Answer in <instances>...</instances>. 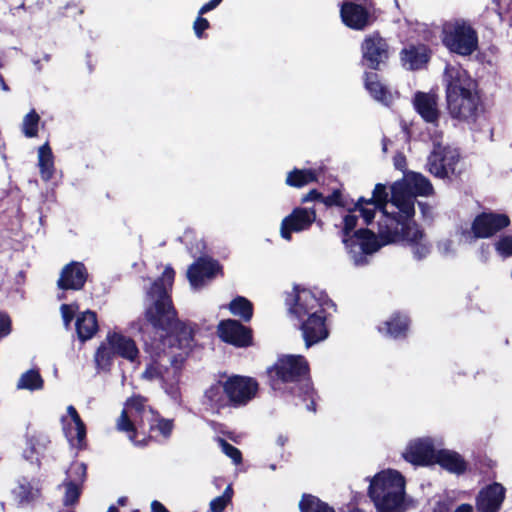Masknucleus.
I'll return each instance as SVG.
<instances>
[{
  "label": "nucleus",
  "mask_w": 512,
  "mask_h": 512,
  "mask_svg": "<svg viewBox=\"0 0 512 512\" xmlns=\"http://www.w3.org/2000/svg\"><path fill=\"white\" fill-rule=\"evenodd\" d=\"M270 387L281 395L298 397L306 409L317 411V391L313 387L310 365L303 355H281L267 369Z\"/></svg>",
  "instance_id": "nucleus-1"
},
{
  "label": "nucleus",
  "mask_w": 512,
  "mask_h": 512,
  "mask_svg": "<svg viewBox=\"0 0 512 512\" xmlns=\"http://www.w3.org/2000/svg\"><path fill=\"white\" fill-rule=\"evenodd\" d=\"M446 108L452 119L475 123L483 108L477 82L460 67L448 65L444 70Z\"/></svg>",
  "instance_id": "nucleus-2"
},
{
  "label": "nucleus",
  "mask_w": 512,
  "mask_h": 512,
  "mask_svg": "<svg viewBox=\"0 0 512 512\" xmlns=\"http://www.w3.org/2000/svg\"><path fill=\"white\" fill-rule=\"evenodd\" d=\"M405 478L396 470H383L370 480L368 496L377 512H402L404 510Z\"/></svg>",
  "instance_id": "nucleus-3"
},
{
  "label": "nucleus",
  "mask_w": 512,
  "mask_h": 512,
  "mask_svg": "<svg viewBox=\"0 0 512 512\" xmlns=\"http://www.w3.org/2000/svg\"><path fill=\"white\" fill-rule=\"evenodd\" d=\"M442 44L451 52L460 56H470L478 49V33L470 23L463 19L446 21L441 27Z\"/></svg>",
  "instance_id": "nucleus-4"
},
{
  "label": "nucleus",
  "mask_w": 512,
  "mask_h": 512,
  "mask_svg": "<svg viewBox=\"0 0 512 512\" xmlns=\"http://www.w3.org/2000/svg\"><path fill=\"white\" fill-rule=\"evenodd\" d=\"M115 356L135 363L139 359V349L131 337L120 332L109 331L106 343L102 342L95 352L96 365L103 370H109Z\"/></svg>",
  "instance_id": "nucleus-5"
},
{
  "label": "nucleus",
  "mask_w": 512,
  "mask_h": 512,
  "mask_svg": "<svg viewBox=\"0 0 512 512\" xmlns=\"http://www.w3.org/2000/svg\"><path fill=\"white\" fill-rule=\"evenodd\" d=\"M415 200L416 197L412 196L394 204L398 212L388 213L384 211V218H380L378 221V235L384 242H395L399 234H403V231L414 227L413 223H416L413 219L415 216Z\"/></svg>",
  "instance_id": "nucleus-6"
},
{
  "label": "nucleus",
  "mask_w": 512,
  "mask_h": 512,
  "mask_svg": "<svg viewBox=\"0 0 512 512\" xmlns=\"http://www.w3.org/2000/svg\"><path fill=\"white\" fill-rule=\"evenodd\" d=\"M285 302L288 305L289 313L297 320L304 319L313 312H321L325 306L335 305L327 294L321 292L317 296L312 290L298 284L293 286V292L287 296Z\"/></svg>",
  "instance_id": "nucleus-7"
},
{
  "label": "nucleus",
  "mask_w": 512,
  "mask_h": 512,
  "mask_svg": "<svg viewBox=\"0 0 512 512\" xmlns=\"http://www.w3.org/2000/svg\"><path fill=\"white\" fill-rule=\"evenodd\" d=\"M152 291L157 295L156 300L146 309L145 319L158 331L165 332L177 320V311L167 290L161 285L153 284Z\"/></svg>",
  "instance_id": "nucleus-8"
},
{
  "label": "nucleus",
  "mask_w": 512,
  "mask_h": 512,
  "mask_svg": "<svg viewBox=\"0 0 512 512\" xmlns=\"http://www.w3.org/2000/svg\"><path fill=\"white\" fill-rule=\"evenodd\" d=\"M374 10L373 0H343L340 5V18L349 29L364 31L376 21Z\"/></svg>",
  "instance_id": "nucleus-9"
},
{
  "label": "nucleus",
  "mask_w": 512,
  "mask_h": 512,
  "mask_svg": "<svg viewBox=\"0 0 512 512\" xmlns=\"http://www.w3.org/2000/svg\"><path fill=\"white\" fill-rule=\"evenodd\" d=\"M511 223L505 213L483 211L475 216L469 229L462 231L466 240L488 239L507 228Z\"/></svg>",
  "instance_id": "nucleus-10"
},
{
  "label": "nucleus",
  "mask_w": 512,
  "mask_h": 512,
  "mask_svg": "<svg viewBox=\"0 0 512 512\" xmlns=\"http://www.w3.org/2000/svg\"><path fill=\"white\" fill-rule=\"evenodd\" d=\"M361 63L372 71H380L390 58V46L379 31L366 35L361 42Z\"/></svg>",
  "instance_id": "nucleus-11"
},
{
  "label": "nucleus",
  "mask_w": 512,
  "mask_h": 512,
  "mask_svg": "<svg viewBox=\"0 0 512 512\" xmlns=\"http://www.w3.org/2000/svg\"><path fill=\"white\" fill-rule=\"evenodd\" d=\"M460 159L461 156L456 149L439 145L428 156V171L440 179L459 177L461 171L457 169V165Z\"/></svg>",
  "instance_id": "nucleus-12"
},
{
  "label": "nucleus",
  "mask_w": 512,
  "mask_h": 512,
  "mask_svg": "<svg viewBox=\"0 0 512 512\" xmlns=\"http://www.w3.org/2000/svg\"><path fill=\"white\" fill-rule=\"evenodd\" d=\"M133 417L132 420L127 410L123 409L117 419L116 428L118 431L126 433L134 445L145 447L154 440V436L149 432V427L145 426V419L147 420L149 414L134 415Z\"/></svg>",
  "instance_id": "nucleus-13"
},
{
  "label": "nucleus",
  "mask_w": 512,
  "mask_h": 512,
  "mask_svg": "<svg viewBox=\"0 0 512 512\" xmlns=\"http://www.w3.org/2000/svg\"><path fill=\"white\" fill-rule=\"evenodd\" d=\"M217 335L224 343L237 348H247L253 345L252 328L243 325L239 320H221L217 325Z\"/></svg>",
  "instance_id": "nucleus-14"
},
{
  "label": "nucleus",
  "mask_w": 512,
  "mask_h": 512,
  "mask_svg": "<svg viewBox=\"0 0 512 512\" xmlns=\"http://www.w3.org/2000/svg\"><path fill=\"white\" fill-rule=\"evenodd\" d=\"M226 388L231 407L237 408L246 405L256 396L259 385L252 377L232 375L226 379Z\"/></svg>",
  "instance_id": "nucleus-15"
},
{
  "label": "nucleus",
  "mask_w": 512,
  "mask_h": 512,
  "mask_svg": "<svg viewBox=\"0 0 512 512\" xmlns=\"http://www.w3.org/2000/svg\"><path fill=\"white\" fill-rule=\"evenodd\" d=\"M317 214L315 208L296 207L292 212L284 217L281 222L280 235L283 239L290 241L292 233H298L310 229L316 221Z\"/></svg>",
  "instance_id": "nucleus-16"
},
{
  "label": "nucleus",
  "mask_w": 512,
  "mask_h": 512,
  "mask_svg": "<svg viewBox=\"0 0 512 512\" xmlns=\"http://www.w3.org/2000/svg\"><path fill=\"white\" fill-rule=\"evenodd\" d=\"M298 321L300 322L299 329L302 332L307 348L325 340L329 336V329L326 323V309L321 310V312H313L310 316Z\"/></svg>",
  "instance_id": "nucleus-17"
},
{
  "label": "nucleus",
  "mask_w": 512,
  "mask_h": 512,
  "mask_svg": "<svg viewBox=\"0 0 512 512\" xmlns=\"http://www.w3.org/2000/svg\"><path fill=\"white\" fill-rule=\"evenodd\" d=\"M196 329V324H187L177 318L175 323L171 325V329L165 331L163 344L178 348L187 356L195 346Z\"/></svg>",
  "instance_id": "nucleus-18"
},
{
  "label": "nucleus",
  "mask_w": 512,
  "mask_h": 512,
  "mask_svg": "<svg viewBox=\"0 0 512 512\" xmlns=\"http://www.w3.org/2000/svg\"><path fill=\"white\" fill-rule=\"evenodd\" d=\"M88 271L82 262L72 261L66 264L60 273L57 286L63 291L81 290L87 281Z\"/></svg>",
  "instance_id": "nucleus-19"
},
{
  "label": "nucleus",
  "mask_w": 512,
  "mask_h": 512,
  "mask_svg": "<svg viewBox=\"0 0 512 512\" xmlns=\"http://www.w3.org/2000/svg\"><path fill=\"white\" fill-rule=\"evenodd\" d=\"M222 272V266L218 261L207 257H199L187 270V278L193 287L203 285L205 279H212L217 273Z\"/></svg>",
  "instance_id": "nucleus-20"
},
{
  "label": "nucleus",
  "mask_w": 512,
  "mask_h": 512,
  "mask_svg": "<svg viewBox=\"0 0 512 512\" xmlns=\"http://www.w3.org/2000/svg\"><path fill=\"white\" fill-rule=\"evenodd\" d=\"M436 453L437 451L430 440L417 439L407 446L406 451L403 453V457L406 461L414 465L427 466L434 464Z\"/></svg>",
  "instance_id": "nucleus-21"
},
{
  "label": "nucleus",
  "mask_w": 512,
  "mask_h": 512,
  "mask_svg": "<svg viewBox=\"0 0 512 512\" xmlns=\"http://www.w3.org/2000/svg\"><path fill=\"white\" fill-rule=\"evenodd\" d=\"M506 490L500 483L494 482L481 489L476 498L479 512H499L505 499Z\"/></svg>",
  "instance_id": "nucleus-22"
},
{
  "label": "nucleus",
  "mask_w": 512,
  "mask_h": 512,
  "mask_svg": "<svg viewBox=\"0 0 512 512\" xmlns=\"http://www.w3.org/2000/svg\"><path fill=\"white\" fill-rule=\"evenodd\" d=\"M432 56V51L426 44H410L400 52L402 65L416 71L426 68Z\"/></svg>",
  "instance_id": "nucleus-23"
},
{
  "label": "nucleus",
  "mask_w": 512,
  "mask_h": 512,
  "mask_svg": "<svg viewBox=\"0 0 512 512\" xmlns=\"http://www.w3.org/2000/svg\"><path fill=\"white\" fill-rule=\"evenodd\" d=\"M413 105L416 112L426 123L438 124L440 111L437 94L418 91L414 95Z\"/></svg>",
  "instance_id": "nucleus-24"
},
{
  "label": "nucleus",
  "mask_w": 512,
  "mask_h": 512,
  "mask_svg": "<svg viewBox=\"0 0 512 512\" xmlns=\"http://www.w3.org/2000/svg\"><path fill=\"white\" fill-rule=\"evenodd\" d=\"M410 317L401 311L393 312L390 317L378 326L379 333L392 339H405L410 329Z\"/></svg>",
  "instance_id": "nucleus-25"
},
{
  "label": "nucleus",
  "mask_w": 512,
  "mask_h": 512,
  "mask_svg": "<svg viewBox=\"0 0 512 512\" xmlns=\"http://www.w3.org/2000/svg\"><path fill=\"white\" fill-rule=\"evenodd\" d=\"M434 460V464L456 475L464 474L468 468L467 461L458 452L452 450H438Z\"/></svg>",
  "instance_id": "nucleus-26"
},
{
  "label": "nucleus",
  "mask_w": 512,
  "mask_h": 512,
  "mask_svg": "<svg viewBox=\"0 0 512 512\" xmlns=\"http://www.w3.org/2000/svg\"><path fill=\"white\" fill-rule=\"evenodd\" d=\"M413 224L414 227L403 231V234H399L396 241H407L412 246L414 258L417 260H422L430 253V246L422 242L425 236L423 229H421L417 223Z\"/></svg>",
  "instance_id": "nucleus-27"
},
{
  "label": "nucleus",
  "mask_w": 512,
  "mask_h": 512,
  "mask_svg": "<svg viewBox=\"0 0 512 512\" xmlns=\"http://www.w3.org/2000/svg\"><path fill=\"white\" fill-rule=\"evenodd\" d=\"M353 239L356 241V245L359 244L362 253L366 255L377 252L383 245L387 244L369 228H360L354 231Z\"/></svg>",
  "instance_id": "nucleus-28"
},
{
  "label": "nucleus",
  "mask_w": 512,
  "mask_h": 512,
  "mask_svg": "<svg viewBox=\"0 0 512 512\" xmlns=\"http://www.w3.org/2000/svg\"><path fill=\"white\" fill-rule=\"evenodd\" d=\"M75 326L77 336L82 342L91 339L99 329L96 312L86 310L80 313L76 319Z\"/></svg>",
  "instance_id": "nucleus-29"
},
{
  "label": "nucleus",
  "mask_w": 512,
  "mask_h": 512,
  "mask_svg": "<svg viewBox=\"0 0 512 512\" xmlns=\"http://www.w3.org/2000/svg\"><path fill=\"white\" fill-rule=\"evenodd\" d=\"M205 398L212 407H215L217 409L231 407L229 395L226 388V380L224 382L218 381L212 384L205 391Z\"/></svg>",
  "instance_id": "nucleus-30"
},
{
  "label": "nucleus",
  "mask_w": 512,
  "mask_h": 512,
  "mask_svg": "<svg viewBox=\"0 0 512 512\" xmlns=\"http://www.w3.org/2000/svg\"><path fill=\"white\" fill-rule=\"evenodd\" d=\"M413 195L416 196H430L434 193L433 185L430 180L418 172H407L404 176Z\"/></svg>",
  "instance_id": "nucleus-31"
},
{
  "label": "nucleus",
  "mask_w": 512,
  "mask_h": 512,
  "mask_svg": "<svg viewBox=\"0 0 512 512\" xmlns=\"http://www.w3.org/2000/svg\"><path fill=\"white\" fill-rule=\"evenodd\" d=\"M364 85L370 95L377 101L387 103L390 101L391 95L386 86H384L376 72H365Z\"/></svg>",
  "instance_id": "nucleus-32"
},
{
  "label": "nucleus",
  "mask_w": 512,
  "mask_h": 512,
  "mask_svg": "<svg viewBox=\"0 0 512 512\" xmlns=\"http://www.w3.org/2000/svg\"><path fill=\"white\" fill-rule=\"evenodd\" d=\"M318 182V173L315 169L293 168L287 173L285 184L293 188H302L310 183Z\"/></svg>",
  "instance_id": "nucleus-33"
},
{
  "label": "nucleus",
  "mask_w": 512,
  "mask_h": 512,
  "mask_svg": "<svg viewBox=\"0 0 512 512\" xmlns=\"http://www.w3.org/2000/svg\"><path fill=\"white\" fill-rule=\"evenodd\" d=\"M149 432L158 431L165 439H168L174 429V421L172 419L163 418L158 412L152 408L149 409V417L147 418Z\"/></svg>",
  "instance_id": "nucleus-34"
},
{
  "label": "nucleus",
  "mask_w": 512,
  "mask_h": 512,
  "mask_svg": "<svg viewBox=\"0 0 512 512\" xmlns=\"http://www.w3.org/2000/svg\"><path fill=\"white\" fill-rule=\"evenodd\" d=\"M228 309L243 322H250L254 314L253 303L244 296H236L231 300Z\"/></svg>",
  "instance_id": "nucleus-35"
},
{
  "label": "nucleus",
  "mask_w": 512,
  "mask_h": 512,
  "mask_svg": "<svg viewBox=\"0 0 512 512\" xmlns=\"http://www.w3.org/2000/svg\"><path fill=\"white\" fill-rule=\"evenodd\" d=\"M38 165L41 178L48 181L54 173V157L48 143L43 144L38 151Z\"/></svg>",
  "instance_id": "nucleus-36"
},
{
  "label": "nucleus",
  "mask_w": 512,
  "mask_h": 512,
  "mask_svg": "<svg viewBox=\"0 0 512 512\" xmlns=\"http://www.w3.org/2000/svg\"><path fill=\"white\" fill-rule=\"evenodd\" d=\"M300 512H335V509L319 497L303 493L299 501Z\"/></svg>",
  "instance_id": "nucleus-37"
},
{
  "label": "nucleus",
  "mask_w": 512,
  "mask_h": 512,
  "mask_svg": "<svg viewBox=\"0 0 512 512\" xmlns=\"http://www.w3.org/2000/svg\"><path fill=\"white\" fill-rule=\"evenodd\" d=\"M17 389H26L30 391L41 390L44 387V380L37 369H29L24 372L18 382Z\"/></svg>",
  "instance_id": "nucleus-38"
},
{
  "label": "nucleus",
  "mask_w": 512,
  "mask_h": 512,
  "mask_svg": "<svg viewBox=\"0 0 512 512\" xmlns=\"http://www.w3.org/2000/svg\"><path fill=\"white\" fill-rule=\"evenodd\" d=\"M358 223V217L349 212L343 217V227L341 230L342 242L346 248L352 249L356 246V241L353 239V233Z\"/></svg>",
  "instance_id": "nucleus-39"
},
{
  "label": "nucleus",
  "mask_w": 512,
  "mask_h": 512,
  "mask_svg": "<svg viewBox=\"0 0 512 512\" xmlns=\"http://www.w3.org/2000/svg\"><path fill=\"white\" fill-rule=\"evenodd\" d=\"M371 201L373 206L381 212V218H384V211L386 210L387 203L390 201L387 187L385 184L377 183L373 189Z\"/></svg>",
  "instance_id": "nucleus-40"
},
{
  "label": "nucleus",
  "mask_w": 512,
  "mask_h": 512,
  "mask_svg": "<svg viewBox=\"0 0 512 512\" xmlns=\"http://www.w3.org/2000/svg\"><path fill=\"white\" fill-rule=\"evenodd\" d=\"M167 368L164 367L157 358L152 357L151 361L146 365L145 370L142 373V378L148 381L163 380L164 373Z\"/></svg>",
  "instance_id": "nucleus-41"
},
{
  "label": "nucleus",
  "mask_w": 512,
  "mask_h": 512,
  "mask_svg": "<svg viewBox=\"0 0 512 512\" xmlns=\"http://www.w3.org/2000/svg\"><path fill=\"white\" fill-rule=\"evenodd\" d=\"M412 196H414L413 192L410 190V188L404 178L400 181H396L391 186L390 202L392 203V205H394L400 201L406 200Z\"/></svg>",
  "instance_id": "nucleus-42"
},
{
  "label": "nucleus",
  "mask_w": 512,
  "mask_h": 512,
  "mask_svg": "<svg viewBox=\"0 0 512 512\" xmlns=\"http://www.w3.org/2000/svg\"><path fill=\"white\" fill-rule=\"evenodd\" d=\"M233 488L232 485L229 484L222 495L215 497L210 501L209 508L211 512H224L226 507L232 502L233 498Z\"/></svg>",
  "instance_id": "nucleus-43"
},
{
  "label": "nucleus",
  "mask_w": 512,
  "mask_h": 512,
  "mask_svg": "<svg viewBox=\"0 0 512 512\" xmlns=\"http://www.w3.org/2000/svg\"><path fill=\"white\" fill-rule=\"evenodd\" d=\"M39 121L40 116L34 109L25 115L22 124V131L26 137L33 138L37 136Z\"/></svg>",
  "instance_id": "nucleus-44"
},
{
  "label": "nucleus",
  "mask_w": 512,
  "mask_h": 512,
  "mask_svg": "<svg viewBox=\"0 0 512 512\" xmlns=\"http://www.w3.org/2000/svg\"><path fill=\"white\" fill-rule=\"evenodd\" d=\"M65 494L63 503L65 506H73L78 503L81 496V485L75 481H69L65 484Z\"/></svg>",
  "instance_id": "nucleus-45"
},
{
  "label": "nucleus",
  "mask_w": 512,
  "mask_h": 512,
  "mask_svg": "<svg viewBox=\"0 0 512 512\" xmlns=\"http://www.w3.org/2000/svg\"><path fill=\"white\" fill-rule=\"evenodd\" d=\"M495 251L502 258H510L512 257V235H504L501 236L494 243Z\"/></svg>",
  "instance_id": "nucleus-46"
},
{
  "label": "nucleus",
  "mask_w": 512,
  "mask_h": 512,
  "mask_svg": "<svg viewBox=\"0 0 512 512\" xmlns=\"http://www.w3.org/2000/svg\"><path fill=\"white\" fill-rule=\"evenodd\" d=\"M323 204L326 207H341L347 209V203L344 200L341 189H334L330 195H323Z\"/></svg>",
  "instance_id": "nucleus-47"
},
{
  "label": "nucleus",
  "mask_w": 512,
  "mask_h": 512,
  "mask_svg": "<svg viewBox=\"0 0 512 512\" xmlns=\"http://www.w3.org/2000/svg\"><path fill=\"white\" fill-rule=\"evenodd\" d=\"M222 451L225 453L226 456L232 459L233 463L238 465L242 463L243 457L241 451L235 447L234 445L230 444L224 439L220 440Z\"/></svg>",
  "instance_id": "nucleus-48"
},
{
  "label": "nucleus",
  "mask_w": 512,
  "mask_h": 512,
  "mask_svg": "<svg viewBox=\"0 0 512 512\" xmlns=\"http://www.w3.org/2000/svg\"><path fill=\"white\" fill-rule=\"evenodd\" d=\"M434 512H474L473 506L469 503H462L454 511H451V506L446 502H438Z\"/></svg>",
  "instance_id": "nucleus-49"
},
{
  "label": "nucleus",
  "mask_w": 512,
  "mask_h": 512,
  "mask_svg": "<svg viewBox=\"0 0 512 512\" xmlns=\"http://www.w3.org/2000/svg\"><path fill=\"white\" fill-rule=\"evenodd\" d=\"M145 398L138 395V396H132L127 400L126 405L134 409L137 415H143V414H149V411L147 412L145 409Z\"/></svg>",
  "instance_id": "nucleus-50"
},
{
  "label": "nucleus",
  "mask_w": 512,
  "mask_h": 512,
  "mask_svg": "<svg viewBox=\"0 0 512 512\" xmlns=\"http://www.w3.org/2000/svg\"><path fill=\"white\" fill-rule=\"evenodd\" d=\"M74 479L72 481L82 485L87 478V465L83 462L76 463L71 468Z\"/></svg>",
  "instance_id": "nucleus-51"
},
{
  "label": "nucleus",
  "mask_w": 512,
  "mask_h": 512,
  "mask_svg": "<svg viewBox=\"0 0 512 512\" xmlns=\"http://www.w3.org/2000/svg\"><path fill=\"white\" fill-rule=\"evenodd\" d=\"M174 279H175V271L174 269L171 267V266H167L161 277L159 279H157L153 284H159L161 285V287H164L166 289V285H168L169 287H171L173 285V282H174Z\"/></svg>",
  "instance_id": "nucleus-52"
},
{
  "label": "nucleus",
  "mask_w": 512,
  "mask_h": 512,
  "mask_svg": "<svg viewBox=\"0 0 512 512\" xmlns=\"http://www.w3.org/2000/svg\"><path fill=\"white\" fill-rule=\"evenodd\" d=\"M209 28H210L209 21L206 18H204L203 15L198 14V17L195 19V21L193 23V29H194L195 35L198 38H203L205 30H207Z\"/></svg>",
  "instance_id": "nucleus-53"
},
{
  "label": "nucleus",
  "mask_w": 512,
  "mask_h": 512,
  "mask_svg": "<svg viewBox=\"0 0 512 512\" xmlns=\"http://www.w3.org/2000/svg\"><path fill=\"white\" fill-rule=\"evenodd\" d=\"M12 330L10 316L6 312L0 311V339L8 336Z\"/></svg>",
  "instance_id": "nucleus-54"
},
{
  "label": "nucleus",
  "mask_w": 512,
  "mask_h": 512,
  "mask_svg": "<svg viewBox=\"0 0 512 512\" xmlns=\"http://www.w3.org/2000/svg\"><path fill=\"white\" fill-rule=\"evenodd\" d=\"M75 431H76V434H75V439L77 441L76 443V447L79 449V450H82V449H85L86 448V425L85 423H81V424H78V425H75Z\"/></svg>",
  "instance_id": "nucleus-55"
},
{
  "label": "nucleus",
  "mask_w": 512,
  "mask_h": 512,
  "mask_svg": "<svg viewBox=\"0 0 512 512\" xmlns=\"http://www.w3.org/2000/svg\"><path fill=\"white\" fill-rule=\"evenodd\" d=\"M377 210L379 211L375 206H366L358 210L366 226L372 224Z\"/></svg>",
  "instance_id": "nucleus-56"
},
{
  "label": "nucleus",
  "mask_w": 512,
  "mask_h": 512,
  "mask_svg": "<svg viewBox=\"0 0 512 512\" xmlns=\"http://www.w3.org/2000/svg\"><path fill=\"white\" fill-rule=\"evenodd\" d=\"M62 319L66 327L70 326L75 317V309L70 304H62L60 307Z\"/></svg>",
  "instance_id": "nucleus-57"
},
{
  "label": "nucleus",
  "mask_w": 512,
  "mask_h": 512,
  "mask_svg": "<svg viewBox=\"0 0 512 512\" xmlns=\"http://www.w3.org/2000/svg\"><path fill=\"white\" fill-rule=\"evenodd\" d=\"M310 201H319L323 203V194L317 189H311L307 194L302 196L301 203L304 204Z\"/></svg>",
  "instance_id": "nucleus-58"
},
{
  "label": "nucleus",
  "mask_w": 512,
  "mask_h": 512,
  "mask_svg": "<svg viewBox=\"0 0 512 512\" xmlns=\"http://www.w3.org/2000/svg\"><path fill=\"white\" fill-rule=\"evenodd\" d=\"M366 206H373V202L371 201V198H365L361 196L357 199L352 207L347 206V210L348 212L353 213Z\"/></svg>",
  "instance_id": "nucleus-59"
},
{
  "label": "nucleus",
  "mask_w": 512,
  "mask_h": 512,
  "mask_svg": "<svg viewBox=\"0 0 512 512\" xmlns=\"http://www.w3.org/2000/svg\"><path fill=\"white\" fill-rule=\"evenodd\" d=\"M394 166L397 170L405 173L407 161L403 153H397L393 158Z\"/></svg>",
  "instance_id": "nucleus-60"
},
{
  "label": "nucleus",
  "mask_w": 512,
  "mask_h": 512,
  "mask_svg": "<svg viewBox=\"0 0 512 512\" xmlns=\"http://www.w3.org/2000/svg\"><path fill=\"white\" fill-rule=\"evenodd\" d=\"M220 3V0H210L199 9L198 14L204 15L207 12L215 9Z\"/></svg>",
  "instance_id": "nucleus-61"
},
{
  "label": "nucleus",
  "mask_w": 512,
  "mask_h": 512,
  "mask_svg": "<svg viewBox=\"0 0 512 512\" xmlns=\"http://www.w3.org/2000/svg\"><path fill=\"white\" fill-rule=\"evenodd\" d=\"M67 412L70 415V417L75 425L84 423L83 420L81 419L78 411L76 410V408L74 406H72V405L68 406Z\"/></svg>",
  "instance_id": "nucleus-62"
},
{
  "label": "nucleus",
  "mask_w": 512,
  "mask_h": 512,
  "mask_svg": "<svg viewBox=\"0 0 512 512\" xmlns=\"http://www.w3.org/2000/svg\"><path fill=\"white\" fill-rule=\"evenodd\" d=\"M151 512H170L160 501L153 500L151 502Z\"/></svg>",
  "instance_id": "nucleus-63"
},
{
  "label": "nucleus",
  "mask_w": 512,
  "mask_h": 512,
  "mask_svg": "<svg viewBox=\"0 0 512 512\" xmlns=\"http://www.w3.org/2000/svg\"><path fill=\"white\" fill-rule=\"evenodd\" d=\"M184 360L185 357H183L182 354H179L178 356H174L172 358L171 365L176 369H180Z\"/></svg>",
  "instance_id": "nucleus-64"
}]
</instances>
